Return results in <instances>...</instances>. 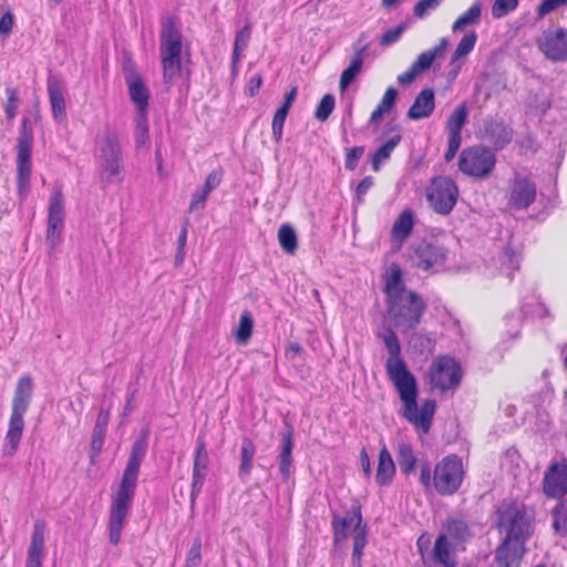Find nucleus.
Masks as SVG:
<instances>
[{
	"label": "nucleus",
	"mask_w": 567,
	"mask_h": 567,
	"mask_svg": "<svg viewBox=\"0 0 567 567\" xmlns=\"http://www.w3.org/2000/svg\"><path fill=\"white\" fill-rule=\"evenodd\" d=\"M378 337L382 339L389 352L385 371L402 401L401 416L412 424L417 432L427 434L432 426L436 402L427 399L422 402L419 410L416 379L401 357V344L398 336L391 328H388L383 332L378 333Z\"/></svg>",
	"instance_id": "obj_1"
},
{
	"label": "nucleus",
	"mask_w": 567,
	"mask_h": 567,
	"mask_svg": "<svg viewBox=\"0 0 567 567\" xmlns=\"http://www.w3.org/2000/svg\"><path fill=\"white\" fill-rule=\"evenodd\" d=\"M188 45L184 42L177 17L167 16L161 21L158 52L166 91H169L182 75V58Z\"/></svg>",
	"instance_id": "obj_2"
},
{
	"label": "nucleus",
	"mask_w": 567,
	"mask_h": 567,
	"mask_svg": "<svg viewBox=\"0 0 567 567\" xmlns=\"http://www.w3.org/2000/svg\"><path fill=\"white\" fill-rule=\"evenodd\" d=\"M138 473L140 463H128L120 484L111 493L107 527L110 543L114 546L121 542L122 530L135 495Z\"/></svg>",
	"instance_id": "obj_3"
},
{
	"label": "nucleus",
	"mask_w": 567,
	"mask_h": 567,
	"mask_svg": "<svg viewBox=\"0 0 567 567\" xmlns=\"http://www.w3.org/2000/svg\"><path fill=\"white\" fill-rule=\"evenodd\" d=\"M425 311L424 299L413 290L386 299V315L393 326L402 331L414 330L421 323Z\"/></svg>",
	"instance_id": "obj_4"
},
{
	"label": "nucleus",
	"mask_w": 567,
	"mask_h": 567,
	"mask_svg": "<svg viewBox=\"0 0 567 567\" xmlns=\"http://www.w3.org/2000/svg\"><path fill=\"white\" fill-rule=\"evenodd\" d=\"M333 540L339 544L348 538L349 529H353L352 565L361 567L363 549L368 543L367 525L362 523V515L359 507L348 513L344 517L333 515L332 517Z\"/></svg>",
	"instance_id": "obj_5"
},
{
	"label": "nucleus",
	"mask_w": 567,
	"mask_h": 567,
	"mask_svg": "<svg viewBox=\"0 0 567 567\" xmlns=\"http://www.w3.org/2000/svg\"><path fill=\"white\" fill-rule=\"evenodd\" d=\"M497 529L505 539L527 542L533 534V519L515 503L503 504L497 511Z\"/></svg>",
	"instance_id": "obj_6"
},
{
	"label": "nucleus",
	"mask_w": 567,
	"mask_h": 567,
	"mask_svg": "<svg viewBox=\"0 0 567 567\" xmlns=\"http://www.w3.org/2000/svg\"><path fill=\"white\" fill-rule=\"evenodd\" d=\"M496 154L493 150L483 145L465 147L457 161L460 172L473 179L488 178L496 167Z\"/></svg>",
	"instance_id": "obj_7"
},
{
	"label": "nucleus",
	"mask_w": 567,
	"mask_h": 567,
	"mask_svg": "<svg viewBox=\"0 0 567 567\" xmlns=\"http://www.w3.org/2000/svg\"><path fill=\"white\" fill-rule=\"evenodd\" d=\"M33 130L29 117H23L17 140V192L25 196L32 172Z\"/></svg>",
	"instance_id": "obj_8"
},
{
	"label": "nucleus",
	"mask_w": 567,
	"mask_h": 567,
	"mask_svg": "<svg viewBox=\"0 0 567 567\" xmlns=\"http://www.w3.org/2000/svg\"><path fill=\"white\" fill-rule=\"evenodd\" d=\"M429 384L432 389L445 393L456 390L463 379L460 362L447 354L436 357L427 370Z\"/></svg>",
	"instance_id": "obj_9"
},
{
	"label": "nucleus",
	"mask_w": 567,
	"mask_h": 567,
	"mask_svg": "<svg viewBox=\"0 0 567 567\" xmlns=\"http://www.w3.org/2000/svg\"><path fill=\"white\" fill-rule=\"evenodd\" d=\"M458 197V186L450 176L433 177L426 188L430 207L442 216L449 215L454 209Z\"/></svg>",
	"instance_id": "obj_10"
},
{
	"label": "nucleus",
	"mask_w": 567,
	"mask_h": 567,
	"mask_svg": "<svg viewBox=\"0 0 567 567\" xmlns=\"http://www.w3.org/2000/svg\"><path fill=\"white\" fill-rule=\"evenodd\" d=\"M101 177L107 183L114 182L123 172V158L120 140L114 132H106L100 146Z\"/></svg>",
	"instance_id": "obj_11"
},
{
	"label": "nucleus",
	"mask_w": 567,
	"mask_h": 567,
	"mask_svg": "<svg viewBox=\"0 0 567 567\" xmlns=\"http://www.w3.org/2000/svg\"><path fill=\"white\" fill-rule=\"evenodd\" d=\"M64 227V195L61 186L52 189L48 207V227L45 239L51 249H55L62 238Z\"/></svg>",
	"instance_id": "obj_12"
},
{
	"label": "nucleus",
	"mask_w": 567,
	"mask_h": 567,
	"mask_svg": "<svg viewBox=\"0 0 567 567\" xmlns=\"http://www.w3.org/2000/svg\"><path fill=\"white\" fill-rule=\"evenodd\" d=\"M447 259V249L427 241L417 244L412 254V266L425 272L440 271Z\"/></svg>",
	"instance_id": "obj_13"
},
{
	"label": "nucleus",
	"mask_w": 567,
	"mask_h": 567,
	"mask_svg": "<svg viewBox=\"0 0 567 567\" xmlns=\"http://www.w3.org/2000/svg\"><path fill=\"white\" fill-rule=\"evenodd\" d=\"M123 74L127 85L131 101L137 109V114L147 113L150 105V91L138 72L136 63L127 59L123 63Z\"/></svg>",
	"instance_id": "obj_14"
},
{
	"label": "nucleus",
	"mask_w": 567,
	"mask_h": 567,
	"mask_svg": "<svg viewBox=\"0 0 567 567\" xmlns=\"http://www.w3.org/2000/svg\"><path fill=\"white\" fill-rule=\"evenodd\" d=\"M536 196V184L528 176L515 173L509 182L508 205L518 210L526 209L535 203Z\"/></svg>",
	"instance_id": "obj_15"
},
{
	"label": "nucleus",
	"mask_w": 567,
	"mask_h": 567,
	"mask_svg": "<svg viewBox=\"0 0 567 567\" xmlns=\"http://www.w3.org/2000/svg\"><path fill=\"white\" fill-rule=\"evenodd\" d=\"M462 463H436L433 474L435 489L442 495L454 494L463 481Z\"/></svg>",
	"instance_id": "obj_16"
},
{
	"label": "nucleus",
	"mask_w": 567,
	"mask_h": 567,
	"mask_svg": "<svg viewBox=\"0 0 567 567\" xmlns=\"http://www.w3.org/2000/svg\"><path fill=\"white\" fill-rule=\"evenodd\" d=\"M467 114V107L463 103L460 104L447 117V150L444 153V159L446 163H450L460 150L462 143V128L465 125Z\"/></svg>",
	"instance_id": "obj_17"
},
{
	"label": "nucleus",
	"mask_w": 567,
	"mask_h": 567,
	"mask_svg": "<svg viewBox=\"0 0 567 567\" xmlns=\"http://www.w3.org/2000/svg\"><path fill=\"white\" fill-rule=\"evenodd\" d=\"M538 47L549 60H567V30L559 28L545 31L538 40Z\"/></svg>",
	"instance_id": "obj_18"
},
{
	"label": "nucleus",
	"mask_w": 567,
	"mask_h": 567,
	"mask_svg": "<svg viewBox=\"0 0 567 567\" xmlns=\"http://www.w3.org/2000/svg\"><path fill=\"white\" fill-rule=\"evenodd\" d=\"M543 491L551 498L567 493V463H551L544 476Z\"/></svg>",
	"instance_id": "obj_19"
},
{
	"label": "nucleus",
	"mask_w": 567,
	"mask_h": 567,
	"mask_svg": "<svg viewBox=\"0 0 567 567\" xmlns=\"http://www.w3.org/2000/svg\"><path fill=\"white\" fill-rule=\"evenodd\" d=\"M526 553V542L505 539L495 550V563L499 567H519Z\"/></svg>",
	"instance_id": "obj_20"
},
{
	"label": "nucleus",
	"mask_w": 567,
	"mask_h": 567,
	"mask_svg": "<svg viewBox=\"0 0 567 567\" xmlns=\"http://www.w3.org/2000/svg\"><path fill=\"white\" fill-rule=\"evenodd\" d=\"M482 136L498 151L512 141L513 130L502 118L488 117L483 123Z\"/></svg>",
	"instance_id": "obj_21"
},
{
	"label": "nucleus",
	"mask_w": 567,
	"mask_h": 567,
	"mask_svg": "<svg viewBox=\"0 0 567 567\" xmlns=\"http://www.w3.org/2000/svg\"><path fill=\"white\" fill-rule=\"evenodd\" d=\"M33 379L30 374H22L17 382L12 399V413L25 414L33 394Z\"/></svg>",
	"instance_id": "obj_22"
},
{
	"label": "nucleus",
	"mask_w": 567,
	"mask_h": 567,
	"mask_svg": "<svg viewBox=\"0 0 567 567\" xmlns=\"http://www.w3.org/2000/svg\"><path fill=\"white\" fill-rule=\"evenodd\" d=\"M45 523L37 520L33 526L31 542L28 548L27 567H41L44 556Z\"/></svg>",
	"instance_id": "obj_23"
},
{
	"label": "nucleus",
	"mask_w": 567,
	"mask_h": 567,
	"mask_svg": "<svg viewBox=\"0 0 567 567\" xmlns=\"http://www.w3.org/2000/svg\"><path fill=\"white\" fill-rule=\"evenodd\" d=\"M435 109V95L432 89H423L408 111V117L413 121L429 117Z\"/></svg>",
	"instance_id": "obj_24"
},
{
	"label": "nucleus",
	"mask_w": 567,
	"mask_h": 567,
	"mask_svg": "<svg viewBox=\"0 0 567 567\" xmlns=\"http://www.w3.org/2000/svg\"><path fill=\"white\" fill-rule=\"evenodd\" d=\"M383 279V292L386 299L410 291L409 289H406L403 282V272L399 264H391L390 267L385 270Z\"/></svg>",
	"instance_id": "obj_25"
},
{
	"label": "nucleus",
	"mask_w": 567,
	"mask_h": 567,
	"mask_svg": "<svg viewBox=\"0 0 567 567\" xmlns=\"http://www.w3.org/2000/svg\"><path fill=\"white\" fill-rule=\"evenodd\" d=\"M24 414L12 413L9 419V426L4 439V451L8 455H13L20 444L23 429H24Z\"/></svg>",
	"instance_id": "obj_26"
},
{
	"label": "nucleus",
	"mask_w": 567,
	"mask_h": 567,
	"mask_svg": "<svg viewBox=\"0 0 567 567\" xmlns=\"http://www.w3.org/2000/svg\"><path fill=\"white\" fill-rule=\"evenodd\" d=\"M48 95L53 118L63 122L66 117V105L60 83L55 79L48 80Z\"/></svg>",
	"instance_id": "obj_27"
},
{
	"label": "nucleus",
	"mask_w": 567,
	"mask_h": 567,
	"mask_svg": "<svg viewBox=\"0 0 567 567\" xmlns=\"http://www.w3.org/2000/svg\"><path fill=\"white\" fill-rule=\"evenodd\" d=\"M454 543L447 539V535H439L432 550L433 559L445 567H454Z\"/></svg>",
	"instance_id": "obj_28"
},
{
	"label": "nucleus",
	"mask_w": 567,
	"mask_h": 567,
	"mask_svg": "<svg viewBox=\"0 0 567 567\" xmlns=\"http://www.w3.org/2000/svg\"><path fill=\"white\" fill-rule=\"evenodd\" d=\"M401 141L402 135L395 133L371 154V168L373 172L380 171L382 163L391 157V154Z\"/></svg>",
	"instance_id": "obj_29"
},
{
	"label": "nucleus",
	"mask_w": 567,
	"mask_h": 567,
	"mask_svg": "<svg viewBox=\"0 0 567 567\" xmlns=\"http://www.w3.org/2000/svg\"><path fill=\"white\" fill-rule=\"evenodd\" d=\"M414 227V216L412 210L405 209L403 210L398 218L394 220V224L391 229V237L393 240L399 243H403L406 238L412 234Z\"/></svg>",
	"instance_id": "obj_30"
},
{
	"label": "nucleus",
	"mask_w": 567,
	"mask_h": 567,
	"mask_svg": "<svg viewBox=\"0 0 567 567\" xmlns=\"http://www.w3.org/2000/svg\"><path fill=\"white\" fill-rule=\"evenodd\" d=\"M396 97H398V91L395 90V87L389 86L385 90V92L381 99V102L378 104V106L371 113L369 123L370 124L379 123L384 114L390 113L395 105Z\"/></svg>",
	"instance_id": "obj_31"
},
{
	"label": "nucleus",
	"mask_w": 567,
	"mask_h": 567,
	"mask_svg": "<svg viewBox=\"0 0 567 567\" xmlns=\"http://www.w3.org/2000/svg\"><path fill=\"white\" fill-rule=\"evenodd\" d=\"M440 535H447V539L456 545L470 537V529L464 520L449 519L444 525V532Z\"/></svg>",
	"instance_id": "obj_32"
},
{
	"label": "nucleus",
	"mask_w": 567,
	"mask_h": 567,
	"mask_svg": "<svg viewBox=\"0 0 567 567\" xmlns=\"http://www.w3.org/2000/svg\"><path fill=\"white\" fill-rule=\"evenodd\" d=\"M447 47V40L441 39L440 43L433 49L422 52L417 59L412 63L416 66L420 73L429 70L437 56H441Z\"/></svg>",
	"instance_id": "obj_33"
},
{
	"label": "nucleus",
	"mask_w": 567,
	"mask_h": 567,
	"mask_svg": "<svg viewBox=\"0 0 567 567\" xmlns=\"http://www.w3.org/2000/svg\"><path fill=\"white\" fill-rule=\"evenodd\" d=\"M362 50L358 51L355 55L352 58L350 65L344 69L340 75L339 86L343 92L348 89V86L354 81V79L361 72L363 65V55Z\"/></svg>",
	"instance_id": "obj_34"
},
{
	"label": "nucleus",
	"mask_w": 567,
	"mask_h": 567,
	"mask_svg": "<svg viewBox=\"0 0 567 567\" xmlns=\"http://www.w3.org/2000/svg\"><path fill=\"white\" fill-rule=\"evenodd\" d=\"M278 241L281 249L288 255H295L298 247L297 234L293 227L285 223L278 229Z\"/></svg>",
	"instance_id": "obj_35"
},
{
	"label": "nucleus",
	"mask_w": 567,
	"mask_h": 567,
	"mask_svg": "<svg viewBox=\"0 0 567 567\" xmlns=\"http://www.w3.org/2000/svg\"><path fill=\"white\" fill-rule=\"evenodd\" d=\"M254 319L248 310L241 312L238 327L234 333L237 343L246 344L251 338Z\"/></svg>",
	"instance_id": "obj_36"
},
{
	"label": "nucleus",
	"mask_w": 567,
	"mask_h": 567,
	"mask_svg": "<svg viewBox=\"0 0 567 567\" xmlns=\"http://www.w3.org/2000/svg\"><path fill=\"white\" fill-rule=\"evenodd\" d=\"M482 6L480 2L473 3L465 12H463L453 23V32L460 31L466 25L476 24L481 20Z\"/></svg>",
	"instance_id": "obj_37"
},
{
	"label": "nucleus",
	"mask_w": 567,
	"mask_h": 567,
	"mask_svg": "<svg viewBox=\"0 0 567 567\" xmlns=\"http://www.w3.org/2000/svg\"><path fill=\"white\" fill-rule=\"evenodd\" d=\"M250 27L249 24H246L243 29L237 31L235 41H234V49H233V65L234 68L237 66L239 63L241 52L247 47L249 40H250Z\"/></svg>",
	"instance_id": "obj_38"
},
{
	"label": "nucleus",
	"mask_w": 567,
	"mask_h": 567,
	"mask_svg": "<svg viewBox=\"0 0 567 567\" xmlns=\"http://www.w3.org/2000/svg\"><path fill=\"white\" fill-rule=\"evenodd\" d=\"M135 142L137 147H142L150 142L147 113H141L136 116Z\"/></svg>",
	"instance_id": "obj_39"
},
{
	"label": "nucleus",
	"mask_w": 567,
	"mask_h": 567,
	"mask_svg": "<svg viewBox=\"0 0 567 567\" xmlns=\"http://www.w3.org/2000/svg\"><path fill=\"white\" fill-rule=\"evenodd\" d=\"M555 530L565 536L567 534V498L561 501L553 511Z\"/></svg>",
	"instance_id": "obj_40"
},
{
	"label": "nucleus",
	"mask_w": 567,
	"mask_h": 567,
	"mask_svg": "<svg viewBox=\"0 0 567 567\" xmlns=\"http://www.w3.org/2000/svg\"><path fill=\"white\" fill-rule=\"evenodd\" d=\"M293 447V426L286 423L285 430L281 433V446L279 457L280 461H290Z\"/></svg>",
	"instance_id": "obj_41"
},
{
	"label": "nucleus",
	"mask_w": 567,
	"mask_h": 567,
	"mask_svg": "<svg viewBox=\"0 0 567 567\" xmlns=\"http://www.w3.org/2000/svg\"><path fill=\"white\" fill-rule=\"evenodd\" d=\"M476 41H477V35L474 31L466 33L458 42V44L453 53L452 61H456V60L461 59L462 56H465L470 52H472L476 44Z\"/></svg>",
	"instance_id": "obj_42"
},
{
	"label": "nucleus",
	"mask_w": 567,
	"mask_h": 567,
	"mask_svg": "<svg viewBox=\"0 0 567 567\" xmlns=\"http://www.w3.org/2000/svg\"><path fill=\"white\" fill-rule=\"evenodd\" d=\"M206 475H207L206 463H194L192 493H190L192 502H194L195 497L199 494Z\"/></svg>",
	"instance_id": "obj_43"
},
{
	"label": "nucleus",
	"mask_w": 567,
	"mask_h": 567,
	"mask_svg": "<svg viewBox=\"0 0 567 567\" xmlns=\"http://www.w3.org/2000/svg\"><path fill=\"white\" fill-rule=\"evenodd\" d=\"M336 106V100L332 94H326L320 100L316 109V118L320 122H324L329 118Z\"/></svg>",
	"instance_id": "obj_44"
},
{
	"label": "nucleus",
	"mask_w": 567,
	"mask_h": 567,
	"mask_svg": "<svg viewBox=\"0 0 567 567\" xmlns=\"http://www.w3.org/2000/svg\"><path fill=\"white\" fill-rule=\"evenodd\" d=\"M148 430H143L138 437L135 440L132 452L130 456V461H141L146 453L147 444H148Z\"/></svg>",
	"instance_id": "obj_45"
},
{
	"label": "nucleus",
	"mask_w": 567,
	"mask_h": 567,
	"mask_svg": "<svg viewBox=\"0 0 567 567\" xmlns=\"http://www.w3.org/2000/svg\"><path fill=\"white\" fill-rule=\"evenodd\" d=\"M7 102L4 105L6 116L9 121H13L18 113L19 92L16 87L6 89Z\"/></svg>",
	"instance_id": "obj_46"
},
{
	"label": "nucleus",
	"mask_w": 567,
	"mask_h": 567,
	"mask_svg": "<svg viewBox=\"0 0 567 567\" xmlns=\"http://www.w3.org/2000/svg\"><path fill=\"white\" fill-rule=\"evenodd\" d=\"M202 563V540L199 537H196L187 553L184 567H200Z\"/></svg>",
	"instance_id": "obj_47"
},
{
	"label": "nucleus",
	"mask_w": 567,
	"mask_h": 567,
	"mask_svg": "<svg viewBox=\"0 0 567 567\" xmlns=\"http://www.w3.org/2000/svg\"><path fill=\"white\" fill-rule=\"evenodd\" d=\"M365 151L364 146H353L344 150V167L347 171H354Z\"/></svg>",
	"instance_id": "obj_48"
},
{
	"label": "nucleus",
	"mask_w": 567,
	"mask_h": 567,
	"mask_svg": "<svg viewBox=\"0 0 567 567\" xmlns=\"http://www.w3.org/2000/svg\"><path fill=\"white\" fill-rule=\"evenodd\" d=\"M518 6V0H495L492 6V16L501 19L514 11Z\"/></svg>",
	"instance_id": "obj_49"
},
{
	"label": "nucleus",
	"mask_w": 567,
	"mask_h": 567,
	"mask_svg": "<svg viewBox=\"0 0 567 567\" xmlns=\"http://www.w3.org/2000/svg\"><path fill=\"white\" fill-rule=\"evenodd\" d=\"M395 474V463H377L375 481L379 485H386Z\"/></svg>",
	"instance_id": "obj_50"
},
{
	"label": "nucleus",
	"mask_w": 567,
	"mask_h": 567,
	"mask_svg": "<svg viewBox=\"0 0 567 567\" xmlns=\"http://www.w3.org/2000/svg\"><path fill=\"white\" fill-rule=\"evenodd\" d=\"M564 7H567V0H542L536 9V14L542 19Z\"/></svg>",
	"instance_id": "obj_51"
},
{
	"label": "nucleus",
	"mask_w": 567,
	"mask_h": 567,
	"mask_svg": "<svg viewBox=\"0 0 567 567\" xmlns=\"http://www.w3.org/2000/svg\"><path fill=\"white\" fill-rule=\"evenodd\" d=\"M288 112L278 109L272 117L271 130L272 137L276 142H279L282 138L284 133V124L287 118Z\"/></svg>",
	"instance_id": "obj_52"
},
{
	"label": "nucleus",
	"mask_w": 567,
	"mask_h": 567,
	"mask_svg": "<svg viewBox=\"0 0 567 567\" xmlns=\"http://www.w3.org/2000/svg\"><path fill=\"white\" fill-rule=\"evenodd\" d=\"M111 408L101 406L96 421L94 424L93 433L105 435L110 422Z\"/></svg>",
	"instance_id": "obj_53"
},
{
	"label": "nucleus",
	"mask_w": 567,
	"mask_h": 567,
	"mask_svg": "<svg viewBox=\"0 0 567 567\" xmlns=\"http://www.w3.org/2000/svg\"><path fill=\"white\" fill-rule=\"evenodd\" d=\"M414 347L421 352L433 353L435 349V341L429 334L415 333L413 337Z\"/></svg>",
	"instance_id": "obj_54"
},
{
	"label": "nucleus",
	"mask_w": 567,
	"mask_h": 567,
	"mask_svg": "<svg viewBox=\"0 0 567 567\" xmlns=\"http://www.w3.org/2000/svg\"><path fill=\"white\" fill-rule=\"evenodd\" d=\"M223 169L219 167L213 172H210L208 174V176L206 177V181H205V184L203 186V190L207 194H210V192L215 188H217L220 183H221V178H223Z\"/></svg>",
	"instance_id": "obj_55"
},
{
	"label": "nucleus",
	"mask_w": 567,
	"mask_h": 567,
	"mask_svg": "<svg viewBox=\"0 0 567 567\" xmlns=\"http://www.w3.org/2000/svg\"><path fill=\"white\" fill-rule=\"evenodd\" d=\"M442 0H420L413 8V14L416 18H423L429 10H433L439 7Z\"/></svg>",
	"instance_id": "obj_56"
},
{
	"label": "nucleus",
	"mask_w": 567,
	"mask_h": 567,
	"mask_svg": "<svg viewBox=\"0 0 567 567\" xmlns=\"http://www.w3.org/2000/svg\"><path fill=\"white\" fill-rule=\"evenodd\" d=\"M374 178L372 176L363 177L355 188V199L358 203H363L364 197L369 189L373 186Z\"/></svg>",
	"instance_id": "obj_57"
},
{
	"label": "nucleus",
	"mask_w": 567,
	"mask_h": 567,
	"mask_svg": "<svg viewBox=\"0 0 567 567\" xmlns=\"http://www.w3.org/2000/svg\"><path fill=\"white\" fill-rule=\"evenodd\" d=\"M14 24V16L13 13L8 10L0 17V34L1 35H9L12 31Z\"/></svg>",
	"instance_id": "obj_58"
},
{
	"label": "nucleus",
	"mask_w": 567,
	"mask_h": 567,
	"mask_svg": "<svg viewBox=\"0 0 567 567\" xmlns=\"http://www.w3.org/2000/svg\"><path fill=\"white\" fill-rule=\"evenodd\" d=\"M403 30H404L403 25H399L396 28L386 30L381 38V41H380L381 44L386 47V45L394 43L395 41H398L400 39Z\"/></svg>",
	"instance_id": "obj_59"
},
{
	"label": "nucleus",
	"mask_w": 567,
	"mask_h": 567,
	"mask_svg": "<svg viewBox=\"0 0 567 567\" xmlns=\"http://www.w3.org/2000/svg\"><path fill=\"white\" fill-rule=\"evenodd\" d=\"M208 195L209 194L205 193L203 189L195 193L189 204V212L204 209Z\"/></svg>",
	"instance_id": "obj_60"
},
{
	"label": "nucleus",
	"mask_w": 567,
	"mask_h": 567,
	"mask_svg": "<svg viewBox=\"0 0 567 567\" xmlns=\"http://www.w3.org/2000/svg\"><path fill=\"white\" fill-rule=\"evenodd\" d=\"M262 84V76L261 74H255L249 78L247 86H246V93L249 96H255L259 92V89Z\"/></svg>",
	"instance_id": "obj_61"
},
{
	"label": "nucleus",
	"mask_w": 567,
	"mask_h": 567,
	"mask_svg": "<svg viewBox=\"0 0 567 567\" xmlns=\"http://www.w3.org/2000/svg\"><path fill=\"white\" fill-rule=\"evenodd\" d=\"M256 452L254 442L245 437L241 442V461H251Z\"/></svg>",
	"instance_id": "obj_62"
},
{
	"label": "nucleus",
	"mask_w": 567,
	"mask_h": 567,
	"mask_svg": "<svg viewBox=\"0 0 567 567\" xmlns=\"http://www.w3.org/2000/svg\"><path fill=\"white\" fill-rule=\"evenodd\" d=\"M419 74L421 73L416 66L411 65L405 72L398 76V82L402 85H409L416 79Z\"/></svg>",
	"instance_id": "obj_63"
},
{
	"label": "nucleus",
	"mask_w": 567,
	"mask_h": 567,
	"mask_svg": "<svg viewBox=\"0 0 567 567\" xmlns=\"http://www.w3.org/2000/svg\"><path fill=\"white\" fill-rule=\"evenodd\" d=\"M105 435L92 433L91 439V457H95L102 450Z\"/></svg>",
	"instance_id": "obj_64"
}]
</instances>
